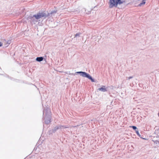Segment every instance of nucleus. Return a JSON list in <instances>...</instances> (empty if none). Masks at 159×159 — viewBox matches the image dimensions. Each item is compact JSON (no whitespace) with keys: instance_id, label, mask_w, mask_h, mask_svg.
Instances as JSON below:
<instances>
[{"instance_id":"f257e3e1","label":"nucleus","mask_w":159,"mask_h":159,"mask_svg":"<svg viewBox=\"0 0 159 159\" xmlns=\"http://www.w3.org/2000/svg\"><path fill=\"white\" fill-rule=\"evenodd\" d=\"M125 2L122 0H109V7L110 8L114 7H117L118 4L120 5Z\"/></svg>"},{"instance_id":"f03ea898","label":"nucleus","mask_w":159,"mask_h":159,"mask_svg":"<svg viewBox=\"0 0 159 159\" xmlns=\"http://www.w3.org/2000/svg\"><path fill=\"white\" fill-rule=\"evenodd\" d=\"M77 73L80 74V75L84 77H86L90 80L94 82V80L88 74L84 72L80 71L77 72Z\"/></svg>"},{"instance_id":"7ed1b4c3","label":"nucleus","mask_w":159,"mask_h":159,"mask_svg":"<svg viewBox=\"0 0 159 159\" xmlns=\"http://www.w3.org/2000/svg\"><path fill=\"white\" fill-rule=\"evenodd\" d=\"M45 14L43 12L39 13L37 15H34L33 16L36 19H39L40 18L44 17Z\"/></svg>"},{"instance_id":"20e7f679","label":"nucleus","mask_w":159,"mask_h":159,"mask_svg":"<svg viewBox=\"0 0 159 159\" xmlns=\"http://www.w3.org/2000/svg\"><path fill=\"white\" fill-rule=\"evenodd\" d=\"M2 42L3 43L6 47L8 46L9 44L11 43V41L9 40H7L5 39H2Z\"/></svg>"},{"instance_id":"39448f33","label":"nucleus","mask_w":159,"mask_h":159,"mask_svg":"<svg viewBox=\"0 0 159 159\" xmlns=\"http://www.w3.org/2000/svg\"><path fill=\"white\" fill-rule=\"evenodd\" d=\"M103 87L104 88L102 87V88H99L98 89V90H99V91H103V92H105V91H107V90L105 88V86H103Z\"/></svg>"},{"instance_id":"423d86ee","label":"nucleus","mask_w":159,"mask_h":159,"mask_svg":"<svg viewBox=\"0 0 159 159\" xmlns=\"http://www.w3.org/2000/svg\"><path fill=\"white\" fill-rule=\"evenodd\" d=\"M43 59V58L42 57H38L36 58V60L38 61H42Z\"/></svg>"},{"instance_id":"0eeeda50","label":"nucleus","mask_w":159,"mask_h":159,"mask_svg":"<svg viewBox=\"0 0 159 159\" xmlns=\"http://www.w3.org/2000/svg\"><path fill=\"white\" fill-rule=\"evenodd\" d=\"M141 135H140V138L141 139H144V140H148V139L146 138H144V137H141L140 136Z\"/></svg>"},{"instance_id":"6e6552de","label":"nucleus","mask_w":159,"mask_h":159,"mask_svg":"<svg viewBox=\"0 0 159 159\" xmlns=\"http://www.w3.org/2000/svg\"><path fill=\"white\" fill-rule=\"evenodd\" d=\"M131 127H132L133 128V129H137L136 127L135 126H131Z\"/></svg>"},{"instance_id":"1a4fd4ad","label":"nucleus","mask_w":159,"mask_h":159,"mask_svg":"<svg viewBox=\"0 0 159 159\" xmlns=\"http://www.w3.org/2000/svg\"><path fill=\"white\" fill-rule=\"evenodd\" d=\"M3 45V43L2 42H0V47H1Z\"/></svg>"},{"instance_id":"9d476101","label":"nucleus","mask_w":159,"mask_h":159,"mask_svg":"<svg viewBox=\"0 0 159 159\" xmlns=\"http://www.w3.org/2000/svg\"><path fill=\"white\" fill-rule=\"evenodd\" d=\"M79 34H76L75 36V37H76L77 36H79Z\"/></svg>"},{"instance_id":"9b49d317","label":"nucleus","mask_w":159,"mask_h":159,"mask_svg":"<svg viewBox=\"0 0 159 159\" xmlns=\"http://www.w3.org/2000/svg\"><path fill=\"white\" fill-rule=\"evenodd\" d=\"M132 78V77H130L128 78L129 79H130Z\"/></svg>"},{"instance_id":"f8f14e48","label":"nucleus","mask_w":159,"mask_h":159,"mask_svg":"<svg viewBox=\"0 0 159 159\" xmlns=\"http://www.w3.org/2000/svg\"><path fill=\"white\" fill-rule=\"evenodd\" d=\"M136 133H137V134L138 135H139V132H138V131H137L136 132Z\"/></svg>"},{"instance_id":"ddd939ff","label":"nucleus","mask_w":159,"mask_h":159,"mask_svg":"<svg viewBox=\"0 0 159 159\" xmlns=\"http://www.w3.org/2000/svg\"><path fill=\"white\" fill-rule=\"evenodd\" d=\"M158 141H158V140H156V143H158Z\"/></svg>"},{"instance_id":"4468645a","label":"nucleus","mask_w":159,"mask_h":159,"mask_svg":"<svg viewBox=\"0 0 159 159\" xmlns=\"http://www.w3.org/2000/svg\"><path fill=\"white\" fill-rule=\"evenodd\" d=\"M158 116H159V112L158 114Z\"/></svg>"},{"instance_id":"2eb2a0df","label":"nucleus","mask_w":159,"mask_h":159,"mask_svg":"<svg viewBox=\"0 0 159 159\" xmlns=\"http://www.w3.org/2000/svg\"><path fill=\"white\" fill-rule=\"evenodd\" d=\"M158 143H159V141H158Z\"/></svg>"}]
</instances>
